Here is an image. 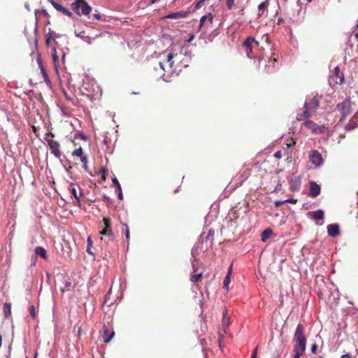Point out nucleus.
I'll use <instances>...</instances> for the list:
<instances>
[{"instance_id": "1", "label": "nucleus", "mask_w": 358, "mask_h": 358, "mask_svg": "<svg viewBox=\"0 0 358 358\" xmlns=\"http://www.w3.org/2000/svg\"><path fill=\"white\" fill-rule=\"evenodd\" d=\"M178 57V54H173L172 52L169 53L164 61L159 62V64L160 66V68L164 71H168L171 74L176 73V69L174 68L175 60L173 59H177Z\"/></svg>"}, {"instance_id": "2", "label": "nucleus", "mask_w": 358, "mask_h": 358, "mask_svg": "<svg viewBox=\"0 0 358 358\" xmlns=\"http://www.w3.org/2000/svg\"><path fill=\"white\" fill-rule=\"evenodd\" d=\"M73 10L78 15H87L91 10L92 8L85 0H76L71 3Z\"/></svg>"}, {"instance_id": "3", "label": "nucleus", "mask_w": 358, "mask_h": 358, "mask_svg": "<svg viewBox=\"0 0 358 358\" xmlns=\"http://www.w3.org/2000/svg\"><path fill=\"white\" fill-rule=\"evenodd\" d=\"M55 135L52 132L46 134L45 138L50 148L51 152L55 155V157L59 159L62 156V152L60 150V144L57 141L53 140Z\"/></svg>"}, {"instance_id": "4", "label": "nucleus", "mask_w": 358, "mask_h": 358, "mask_svg": "<svg viewBox=\"0 0 358 358\" xmlns=\"http://www.w3.org/2000/svg\"><path fill=\"white\" fill-rule=\"evenodd\" d=\"M302 127L310 130L313 134H324L327 129L324 124L319 125L310 120L303 122Z\"/></svg>"}, {"instance_id": "5", "label": "nucleus", "mask_w": 358, "mask_h": 358, "mask_svg": "<svg viewBox=\"0 0 358 358\" xmlns=\"http://www.w3.org/2000/svg\"><path fill=\"white\" fill-rule=\"evenodd\" d=\"M82 39L89 44H92L96 38H101V43H106L111 39V34L108 32H102L99 35H96L95 37L91 38L89 36H82Z\"/></svg>"}, {"instance_id": "6", "label": "nucleus", "mask_w": 358, "mask_h": 358, "mask_svg": "<svg viewBox=\"0 0 358 358\" xmlns=\"http://www.w3.org/2000/svg\"><path fill=\"white\" fill-rule=\"evenodd\" d=\"M330 85H341L344 82V75L338 66L335 67L329 76Z\"/></svg>"}, {"instance_id": "7", "label": "nucleus", "mask_w": 358, "mask_h": 358, "mask_svg": "<svg viewBox=\"0 0 358 358\" xmlns=\"http://www.w3.org/2000/svg\"><path fill=\"white\" fill-rule=\"evenodd\" d=\"M337 108L341 114L340 121H343L350 114L351 110V102L347 99L337 105Z\"/></svg>"}, {"instance_id": "8", "label": "nucleus", "mask_w": 358, "mask_h": 358, "mask_svg": "<svg viewBox=\"0 0 358 358\" xmlns=\"http://www.w3.org/2000/svg\"><path fill=\"white\" fill-rule=\"evenodd\" d=\"M103 222L104 227L100 231V234L106 235L108 236L110 240L113 241L115 238V235L112 231L110 220L109 218L104 217L103 219Z\"/></svg>"}, {"instance_id": "9", "label": "nucleus", "mask_w": 358, "mask_h": 358, "mask_svg": "<svg viewBox=\"0 0 358 358\" xmlns=\"http://www.w3.org/2000/svg\"><path fill=\"white\" fill-rule=\"evenodd\" d=\"M310 162L315 166H320L323 163L322 155L316 150H312L308 154Z\"/></svg>"}, {"instance_id": "10", "label": "nucleus", "mask_w": 358, "mask_h": 358, "mask_svg": "<svg viewBox=\"0 0 358 358\" xmlns=\"http://www.w3.org/2000/svg\"><path fill=\"white\" fill-rule=\"evenodd\" d=\"M213 20V16L211 13H208L201 17L199 29L201 30L203 29V31L206 33L207 31L206 28H208L211 26Z\"/></svg>"}, {"instance_id": "11", "label": "nucleus", "mask_w": 358, "mask_h": 358, "mask_svg": "<svg viewBox=\"0 0 358 358\" xmlns=\"http://www.w3.org/2000/svg\"><path fill=\"white\" fill-rule=\"evenodd\" d=\"M255 43L259 45V42L255 41V38L248 36L243 43V46L245 48V52L248 57L251 58V53L252 52V44Z\"/></svg>"}, {"instance_id": "12", "label": "nucleus", "mask_w": 358, "mask_h": 358, "mask_svg": "<svg viewBox=\"0 0 358 358\" xmlns=\"http://www.w3.org/2000/svg\"><path fill=\"white\" fill-rule=\"evenodd\" d=\"M294 341H306L305 327L303 324H299L297 325L294 335Z\"/></svg>"}, {"instance_id": "13", "label": "nucleus", "mask_w": 358, "mask_h": 358, "mask_svg": "<svg viewBox=\"0 0 358 358\" xmlns=\"http://www.w3.org/2000/svg\"><path fill=\"white\" fill-rule=\"evenodd\" d=\"M320 98L318 96H315L309 102L305 103V105L315 113L319 107Z\"/></svg>"}, {"instance_id": "14", "label": "nucleus", "mask_w": 358, "mask_h": 358, "mask_svg": "<svg viewBox=\"0 0 358 358\" xmlns=\"http://www.w3.org/2000/svg\"><path fill=\"white\" fill-rule=\"evenodd\" d=\"M50 3L57 10L62 13L64 15H65L68 17L72 16V13L70 10H69L67 8H66L65 7H64L63 6L59 4V3H57L53 0L50 1Z\"/></svg>"}, {"instance_id": "15", "label": "nucleus", "mask_w": 358, "mask_h": 358, "mask_svg": "<svg viewBox=\"0 0 358 358\" xmlns=\"http://www.w3.org/2000/svg\"><path fill=\"white\" fill-rule=\"evenodd\" d=\"M222 329L224 332L227 333V329L230 324V317L228 316V312L226 308H224L222 310Z\"/></svg>"}, {"instance_id": "16", "label": "nucleus", "mask_w": 358, "mask_h": 358, "mask_svg": "<svg viewBox=\"0 0 358 358\" xmlns=\"http://www.w3.org/2000/svg\"><path fill=\"white\" fill-rule=\"evenodd\" d=\"M114 335L115 332L113 331H110L105 325L103 327L102 337L104 343H109Z\"/></svg>"}, {"instance_id": "17", "label": "nucleus", "mask_w": 358, "mask_h": 358, "mask_svg": "<svg viewBox=\"0 0 358 358\" xmlns=\"http://www.w3.org/2000/svg\"><path fill=\"white\" fill-rule=\"evenodd\" d=\"M320 194V187L315 182L311 181L310 182V193L309 195L312 197H316Z\"/></svg>"}, {"instance_id": "18", "label": "nucleus", "mask_w": 358, "mask_h": 358, "mask_svg": "<svg viewBox=\"0 0 358 358\" xmlns=\"http://www.w3.org/2000/svg\"><path fill=\"white\" fill-rule=\"evenodd\" d=\"M189 13V11L180 10L175 13L168 14L165 17L169 19H178L186 17Z\"/></svg>"}, {"instance_id": "19", "label": "nucleus", "mask_w": 358, "mask_h": 358, "mask_svg": "<svg viewBox=\"0 0 358 358\" xmlns=\"http://www.w3.org/2000/svg\"><path fill=\"white\" fill-rule=\"evenodd\" d=\"M327 232L329 236L336 237L339 233V226L337 224H331L327 226Z\"/></svg>"}, {"instance_id": "20", "label": "nucleus", "mask_w": 358, "mask_h": 358, "mask_svg": "<svg viewBox=\"0 0 358 358\" xmlns=\"http://www.w3.org/2000/svg\"><path fill=\"white\" fill-rule=\"evenodd\" d=\"M358 126V112L352 117L349 123L345 126V129L348 131L353 130Z\"/></svg>"}, {"instance_id": "21", "label": "nucleus", "mask_w": 358, "mask_h": 358, "mask_svg": "<svg viewBox=\"0 0 358 358\" xmlns=\"http://www.w3.org/2000/svg\"><path fill=\"white\" fill-rule=\"evenodd\" d=\"M295 344L294 345V350H299L301 352H305L306 348V341H294Z\"/></svg>"}, {"instance_id": "22", "label": "nucleus", "mask_w": 358, "mask_h": 358, "mask_svg": "<svg viewBox=\"0 0 358 358\" xmlns=\"http://www.w3.org/2000/svg\"><path fill=\"white\" fill-rule=\"evenodd\" d=\"M309 215L315 221L322 220L324 219V211L318 210L317 211L310 212Z\"/></svg>"}, {"instance_id": "23", "label": "nucleus", "mask_w": 358, "mask_h": 358, "mask_svg": "<svg viewBox=\"0 0 358 358\" xmlns=\"http://www.w3.org/2000/svg\"><path fill=\"white\" fill-rule=\"evenodd\" d=\"M34 252L36 255L40 256L43 259H48L47 252H46V250H45V248H43L42 247H36L35 248Z\"/></svg>"}, {"instance_id": "24", "label": "nucleus", "mask_w": 358, "mask_h": 358, "mask_svg": "<svg viewBox=\"0 0 358 358\" xmlns=\"http://www.w3.org/2000/svg\"><path fill=\"white\" fill-rule=\"evenodd\" d=\"M273 231L271 229H266L261 234V240L266 242L267 239L272 235Z\"/></svg>"}, {"instance_id": "25", "label": "nucleus", "mask_w": 358, "mask_h": 358, "mask_svg": "<svg viewBox=\"0 0 358 358\" xmlns=\"http://www.w3.org/2000/svg\"><path fill=\"white\" fill-rule=\"evenodd\" d=\"M69 190H70L71 195L75 198L76 201L78 203H80V199H79L80 196L78 194L77 188L73 184H71Z\"/></svg>"}, {"instance_id": "26", "label": "nucleus", "mask_w": 358, "mask_h": 358, "mask_svg": "<svg viewBox=\"0 0 358 358\" xmlns=\"http://www.w3.org/2000/svg\"><path fill=\"white\" fill-rule=\"evenodd\" d=\"M231 266L229 268L227 275H226L224 280V286L223 287L228 290V286L231 282Z\"/></svg>"}, {"instance_id": "27", "label": "nucleus", "mask_w": 358, "mask_h": 358, "mask_svg": "<svg viewBox=\"0 0 358 358\" xmlns=\"http://www.w3.org/2000/svg\"><path fill=\"white\" fill-rule=\"evenodd\" d=\"M3 312L4 315L6 318L10 317L11 315V304L9 303H5L3 304Z\"/></svg>"}, {"instance_id": "28", "label": "nucleus", "mask_w": 358, "mask_h": 358, "mask_svg": "<svg viewBox=\"0 0 358 358\" xmlns=\"http://www.w3.org/2000/svg\"><path fill=\"white\" fill-rule=\"evenodd\" d=\"M302 114L303 115V116L307 119L308 120L311 115H312V113H313L314 112H313L312 110L310 109V108H308L305 104L303 106V111L301 112Z\"/></svg>"}, {"instance_id": "29", "label": "nucleus", "mask_w": 358, "mask_h": 358, "mask_svg": "<svg viewBox=\"0 0 358 358\" xmlns=\"http://www.w3.org/2000/svg\"><path fill=\"white\" fill-rule=\"evenodd\" d=\"M112 182L114 185H118V199H122L123 198V194H122V188H121V186H120V184L118 181V180L116 178H113L112 179Z\"/></svg>"}, {"instance_id": "30", "label": "nucleus", "mask_w": 358, "mask_h": 358, "mask_svg": "<svg viewBox=\"0 0 358 358\" xmlns=\"http://www.w3.org/2000/svg\"><path fill=\"white\" fill-rule=\"evenodd\" d=\"M268 6V2L267 1H264V2H262V3L258 6V10H259V12H261V11H262V13H259L258 14V15H259V16H261V15H263V13H264V10H265L266 8H267Z\"/></svg>"}, {"instance_id": "31", "label": "nucleus", "mask_w": 358, "mask_h": 358, "mask_svg": "<svg viewBox=\"0 0 358 358\" xmlns=\"http://www.w3.org/2000/svg\"><path fill=\"white\" fill-rule=\"evenodd\" d=\"M73 156H76L82 158L83 157L85 156V155L83 154V148L81 147H79L78 148L76 149L73 153Z\"/></svg>"}, {"instance_id": "32", "label": "nucleus", "mask_w": 358, "mask_h": 358, "mask_svg": "<svg viewBox=\"0 0 358 358\" xmlns=\"http://www.w3.org/2000/svg\"><path fill=\"white\" fill-rule=\"evenodd\" d=\"M202 273L198 274H193L192 275L190 280L194 282H199L202 279Z\"/></svg>"}, {"instance_id": "33", "label": "nucleus", "mask_w": 358, "mask_h": 358, "mask_svg": "<svg viewBox=\"0 0 358 358\" xmlns=\"http://www.w3.org/2000/svg\"><path fill=\"white\" fill-rule=\"evenodd\" d=\"M80 160H81V162L83 163V168L85 169V171L88 172L89 171V167L87 166L88 160H87V155H85V156L83 157L82 158H80Z\"/></svg>"}, {"instance_id": "34", "label": "nucleus", "mask_w": 358, "mask_h": 358, "mask_svg": "<svg viewBox=\"0 0 358 358\" xmlns=\"http://www.w3.org/2000/svg\"><path fill=\"white\" fill-rule=\"evenodd\" d=\"M29 313L33 319H36L37 314L36 312V309L34 305H31L29 308Z\"/></svg>"}, {"instance_id": "35", "label": "nucleus", "mask_w": 358, "mask_h": 358, "mask_svg": "<svg viewBox=\"0 0 358 358\" xmlns=\"http://www.w3.org/2000/svg\"><path fill=\"white\" fill-rule=\"evenodd\" d=\"M71 286V282H66L65 283L64 286L62 288H61V292H65L69 291Z\"/></svg>"}, {"instance_id": "36", "label": "nucleus", "mask_w": 358, "mask_h": 358, "mask_svg": "<svg viewBox=\"0 0 358 358\" xmlns=\"http://www.w3.org/2000/svg\"><path fill=\"white\" fill-rule=\"evenodd\" d=\"M122 224L125 227V231H124L125 236H126L127 240L129 241V238H130L129 227L125 223H122Z\"/></svg>"}, {"instance_id": "37", "label": "nucleus", "mask_w": 358, "mask_h": 358, "mask_svg": "<svg viewBox=\"0 0 358 358\" xmlns=\"http://www.w3.org/2000/svg\"><path fill=\"white\" fill-rule=\"evenodd\" d=\"M296 120L297 121H303V122H305L306 120H308L302 114L301 112L300 113H298L297 115H296Z\"/></svg>"}, {"instance_id": "38", "label": "nucleus", "mask_w": 358, "mask_h": 358, "mask_svg": "<svg viewBox=\"0 0 358 358\" xmlns=\"http://www.w3.org/2000/svg\"><path fill=\"white\" fill-rule=\"evenodd\" d=\"M296 144V141L293 139V138H289V139H287V148H291V147H293Z\"/></svg>"}, {"instance_id": "39", "label": "nucleus", "mask_w": 358, "mask_h": 358, "mask_svg": "<svg viewBox=\"0 0 358 358\" xmlns=\"http://www.w3.org/2000/svg\"><path fill=\"white\" fill-rule=\"evenodd\" d=\"M293 352H294L293 358H300L303 354V352L299 351V350H293Z\"/></svg>"}, {"instance_id": "40", "label": "nucleus", "mask_w": 358, "mask_h": 358, "mask_svg": "<svg viewBox=\"0 0 358 358\" xmlns=\"http://www.w3.org/2000/svg\"><path fill=\"white\" fill-rule=\"evenodd\" d=\"M92 245V241L91 240L90 237H88V238H87V252L89 254H92V252H91V250H90V248H91Z\"/></svg>"}, {"instance_id": "41", "label": "nucleus", "mask_w": 358, "mask_h": 358, "mask_svg": "<svg viewBox=\"0 0 358 358\" xmlns=\"http://www.w3.org/2000/svg\"><path fill=\"white\" fill-rule=\"evenodd\" d=\"M227 7L231 10L233 8L234 0H226Z\"/></svg>"}, {"instance_id": "42", "label": "nucleus", "mask_w": 358, "mask_h": 358, "mask_svg": "<svg viewBox=\"0 0 358 358\" xmlns=\"http://www.w3.org/2000/svg\"><path fill=\"white\" fill-rule=\"evenodd\" d=\"M317 345L316 343H313L311 345V352L313 354H316L317 351Z\"/></svg>"}, {"instance_id": "43", "label": "nucleus", "mask_w": 358, "mask_h": 358, "mask_svg": "<svg viewBox=\"0 0 358 358\" xmlns=\"http://www.w3.org/2000/svg\"><path fill=\"white\" fill-rule=\"evenodd\" d=\"M274 157L276 158V159H281L282 157V151L281 150H279V151H277L275 154H274Z\"/></svg>"}, {"instance_id": "44", "label": "nucleus", "mask_w": 358, "mask_h": 358, "mask_svg": "<svg viewBox=\"0 0 358 358\" xmlns=\"http://www.w3.org/2000/svg\"><path fill=\"white\" fill-rule=\"evenodd\" d=\"M53 51H54V52L52 53V59H53L54 62L56 63L58 60V57L56 55L55 48H54Z\"/></svg>"}, {"instance_id": "45", "label": "nucleus", "mask_w": 358, "mask_h": 358, "mask_svg": "<svg viewBox=\"0 0 358 358\" xmlns=\"http://www.w3.org/2000/svg\"><path fill=\"white\" fill-rule=\"evenodd\" d=\"M50 40H51V34H50V33H48V34L46 35V44H47L48 45H49L50 42Z\"/></svg>"}, {"instance_id": "46", "label": "nucleus", "mask_w": 358, "mask_h": 358, "mask_svg": "<svg viewBox=\"0 0 358 358\" xmlns=\"http://www.w3.org/2000/svg\"><path fill=\"white\" fill-rule=\"evenodd\" d=\"M43 78H44V81H45L47 84H50V83H51V82H50V79H49V78H48V74H45V75L44 76H43Z\"/></svg>"}, {"instance_id": "47", "label": "nucleus", "mask_w": 358, "mask_h": 358, "mask_svg": "<svg viewBox=\"0 0 358 358\" xmlns=\"http://www.w3.org/2000/svg\"><path fill=\"white\" fill-rule=\"evenodd\" d=\"M257 348H256L253 350V352H252V354L251 358H257Z\"/></svg>"}, {"instance_id": "48", "label": "nucleus", "mask_w": 358, "mask_h": 358, "mask_svg": "<svg viewBox=\"0 0 358 358\" xmlns=\"http://www.w3.org/2000/svg\"><path fill=\"white\" fill-rule=\"evenodd\" d=\"M213 231L210 230L208 235L206 236V239H209L210 238H212L213 236Z\"/></svg>"}, {"instance_id": "49", "label": "nucleus", "mask_w": 358, "mask_h": 358, "mask_svg": "<svg viewBox=\"0 0 358 358\" xmlns=\"http://www.w3.org/2000/svg\"><path fill=\"white\" fill-rule=\"evenodd\" d=\"M284 202H289V203H295L296 202V200L294 199H289L285 201Z\"/></svg>"}, {"instance_id": "50", "label": "nucleus", "mask_w": 358, "mask_h": 358, "mask_svg": "<svg viewBox=\"0 0 358 358\" xmlns=\"http://www.w3.org/2000/svg\"><path fill=\"white\" fill-rule=\"evenodd\" d=\"M93 17L96 19V20H100L101 19V15L100 14H94L93 15Z\"/></svg>"}, {"instance_id": "51", "label": "nucleus", "mask_w": 358, "mask_h": 358, "mask_svg": "<svg viewBox=\"0 0 358 358\" xmlns=\"http://www.w3.org/2000/svg\"><path fill=\"white\" fill-rule=\"evenodd\" d=\"M344 357L351 358V355H350V354H349V353H347V354L343 355L341 356V358H344Z\"/></svg>"}, {"instance_id": "52", "label": "nucleus", "mask_w": 358, "mask_h": 358, "mask_svg": "<svg viewBox=\"0 0 358 358\" xmlns=\"http://www.w3.org/2000/svg\"><path fill=\"white\" fill-rule=\"evenodd\" d=\"M41 73L43 74V76H44L45 74H47V73L45 71V69L43 67H41Z\"/></svg>"}, {"instance_id": "53", "label": "nucleus", "mask_w": 358, "mask_h": 358, "mask_svg": "<svg viewBox=\"0 0 358 358\" xmlns=\"http://www.w3.org/2000/svg\"><path fill=\"white\" fill-rule=\"evenodd\" d=\"M41 73L43 74V76H44L45 74H47V73L45 71V69L43 67H41Z\"/></svg>"}, {"instance_id": "54", "label": "nucleus", "mask_w": 358, "mask_h": 358, "mask_svg": "<svg viewBox=\"0 0 358 358\" xmlns=\"http://www.w3.org/2000/svg\"><path fill=\"white\" fill-rule=\"evenodd\" d=\"M194 38V35H191L189 41H192Z\"/></svg>"}, {"instance_id": "55", "label": "nucleus", "mask_w": 358, "mask_h": 358, "mask_svg": "<svg viewBox=\"0 0 358 358\" xmlns=\"http://www.w3.org/2000/svg\"><path fill=\"white\" fill-rule=\"evenodd\" d=\"M157 0H152V1H151V3H152V4H153V3H156V2H157Z\"/></svg>"}, {"instance_id": "56", "label": "nucleus", "mask_w": 358, "mask_h": 358, "mask_svg": "<svg viewBox=\"0 0 358 358\" xmlns=\"http://www.w3.org/2000/svg\"><path fill=\"white\" fill-rule=\"evenodd\" d=\"M283 202H277L276 203V206H280L281 203H282Z\"/></svg>"}, {"instance_id": "57", "label": "nucleus", "mask_w": 358, "mask_h": 358, "mask_svg": "<svg viewBox=\"0 0 358 358\" xmlns=\"http://www.w3.org/2000/svg\"><path fill=\"white\" fill-rule=\"evenodd\" d=\"M101 178H102V180H106V176H105V175H104V174L102 176V177H101Z\"/></svg>"}, {"instance_id": "58", "label": "nucleus", "mask_w": 358, "mask_h": 358, "mask_svg": "<svg viewBox=\"0 0 358 358\" xmlns=\"http://www.w3.org/2000/svg\"><path fill=\"white\" fill-rule=\"evenodd\" d=\"M355 38L357 40H358V32L355 34Z\"/></svg>"}, {"instance_id": "59", "label": "nucleus", "mask_w": 358, "mask_h": 358, "mask_svg": "<svg viewBox=\"0 0 358 358\" xmlns=\"http://www.w3.org/2000/svg\"><path fill=\"white\" fill-rule=\"evenodd\" d=\"M102 172H103V173L106 172V169H105V168H103V169H102Z\"/></svg>"}, {"instance_id": "60", "label": "nucleus", "mask_w": 358, "mask_h": 358, "mask_svg": "<svg viewBox=\"0 0 358 358\" xmlns=\"http://www.w3.org/2000/svg\"><path fill=\"white\" fill-rule=\"evenodd\" d=\"M115 187H117V191L118 190V185H115Z\"/></svg>"}, {"instance_id": "61", "label": "nucleus", "mask_w": 358, "mask_h": 358, "mask_svg": "<svg viewBox=\"0 0 358 358\" xmlns=\"http://www.w3.org/2000/svg\"><path fill=\"white\" fill-rule=\"evenodd\" d=\"M307 1H308V2H310V1H312V0H307Z\"/></svg>"}]
</instances>
